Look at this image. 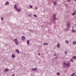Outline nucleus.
I'll list each match as a JSON object with an SVG mask.
<instances>
[{
	"label": "nucleus",
	"mask_w": 76,
	"mask_h": 76,
	"mask_svg": "<svg viewBox=\"0 0 76 76\" xmlns=\"http://www.w3.org/2000/svg\"><path fill=\"white\" fill-rule=\"evenodd\" d=\"M73 58H74V59H76V56H75L74 57H73Z\"/></svg>",
	"instance_id": "obj_26"
},
{
	"label": "nucleus",
	"mask_w": 76,
	"mask_h": 76,
	"mask_svg": "<svg viewBox=\"0 0 76 76\" xmlns=\"http://www.w3.org/2000/svg\"><path fill=\"white\" fill-rule=\"evenodd\" d=\"M14 41L15 44H16V45H18L19 42H18V41L17 39H15Z\"/></svg>",
	"instance_id": "obj_1"
},
{
	"label": "nucleus",
	"mask_w": 76,
	"mask_h": 76,
	"mask_svg": "<svg viewBox=\"0 0 76 76\" xmlns=\"http://www.w3.org/2000/svg\"><path fill=\"white\" fill-rule=\"evenodd\" d=\"M38 9V7H35V10H37V9Z\"/></svg>",
	"instance_id": "obj_28"
},
{
	"label": "nucleus",
	"mask_w": 76,
	"mask_h": 76,
	"mask_svg": "<svg viewBox=\"0 0 76 76\" xmlns=\"http://www.w3.org/2000/svg\"><path fill=\"white\" fill-rule=\"evenodd\" d=\"M28 16H29V17H30V16H31V15H28Z\"/></svg>",
	"instance_id": "obj_34"
},
{
	"label": "nucleus",
	"mask_w": 76,
	"mask_h": 76,
	"mask_svg": "<svg viewBox=\"0 0 76 76\" xmlns=\"http://www.w3.org/2000/svg\"><path fill=\"white\" fill-rule=\"evenodd\" d=\"M75 15V12H74V13L72 14V15H73V16H74V15Z\"/></svg>",
	"instance_id": "obj_24"
},
{
	"label": "nucleus",
	"mask_w": 76,
	"mask_h": 76,
	"mask_svg": "<svg viewBox=\"0 0 76 76\" xmlns=\"http://www.w3.org/2000/svg\"><path fill=\"white\" fill-rule=\"evenodd\" d=\"M15 76V74H13L12 76Z\"/></svg>",
	"instance_id": "obj_33"
},
{
	"label": "nucleus",
	"mask_w": 76,
	"mask_h": 76,
	"mask_svg": "<svg viewBox=\"0 0 76 76\" xmlns=\"http://www.w3.org/2000/svg\"><path fill=\"white\" fill-rule=\"evenodd\" d=\"M1 20H3V18H1Z\"/></svg>",
	"instance_id": "obj_32"
},
{
	"label": "nucleus",
	"mask_w": 76,
	"mask_h": 76,
	"mask_svg": "<svg viewBox=\"0 0 76 76\" xmlns=\"http://www.w3.org/2000/svg\"><path fill=\"white\" fill-rule=\"evenodd\" d=\"M47 43H46L45 44H43V45H47Z\"/></svg>",
	"instance_id": "obj_25"
},
{
	"label": "nucleus",
	"mask_w": 76,
	"mask_h": 76,
	"mask_svg": "<svg viewBox=\"0 0 76 76\" xmlns=\"http://www.w3.org/2000/svg\"><path fill=\"white\" fill-rule=\"evenodd\" d=\"M75 75V73H73L71 75V76H74V75Z\"/></svg>",
	"instance_id": "obj_15"
},
{
	"label": "nucleus",
	"mask_w": 76,
	"mask_h": 76,
	"mask_svg": "<svg viewBox=\"0 0 76 76\" xmlns=\"http://www.w3.org/2000/svg\"><path fill=\"white\" fill-rule=\"evenodd\" d=\"M70 22H68V23H70Z\"/></svg>",
	"instance_id": "obj_36"
},
{
	"label": "nucleus",
	"mask_w": 76,
	"mask_h": 76,
	"mask_svg": "<svg viewBox=\"0 0 76 76\" xmlns=\"http://www.w3.org/2000/svg\"><path fill=\"white\" fill-rule=\"evenodd\" d=\"M17 10L18 12H20V11L22 10V9H19V8H17Z\"/></svg>",
	"instance_id": "obj_3"
},
{
	"label": "nucleus",
	"mask_w": 76,
	"mask_h": 76,
	"mask_svg": "<svg viewBox=\"0 0 76 76\" xmlns=\"http://www.w3.org/2000/svg\"><path fill=\"white\" fill-rule=\"evenodd\" d=\"M30 30H31V29H30Z\"/></svg>",
	"instance_id": "obj_40"
},
{
	"label": "nucleus",
	"mask_w": 76,
	"mask_h": 76,
	"mask_svg": "<svg viewBox=\"0 0 76 76\" xmlns=\"http://www.w3.org/2000/svg\"><path fill=\"white\" fill-rule=\"evenodd\" d=\"M56 14H54L53 15V18H54V19H55V20H56V19H57V18H56Z\"/></svg>",
	"instance_id": "obj_5"
},
{
	"label": "nucleus",
	"mask_w": 76,
	"mask_h": 76,
	"mask_svg": "<svg viewBox=\"0 0 76 76\" xmlns=\"http://www.w3.org/2000/svg\"><path fill=\"white\" fill-rule=\"evenodd\" d=\"M38 55H39V56H40V54L39 53H38Z\"/></svg>",
	"instance_id": "obj_35"
},
{
	"label": "nucleus",
	"mask_w": 76,
	"mask_h": 76,
	"mask_svg": "<svg viewBox=\"0 0 76 76\" xmlns=\"http://www.w3.org/2000/svg\"><path fill=\"white\" fill-rule=\"evenodd\" d=\"M73 44H76V42L75 41V42H73Z\"/></svg>",
	"instance_id": "obj_14"
},
{
	"label": "nucleus",
	"mask_w": 76,
	"mask_h": 76,
	"mask_svg": "<svg viewBox=\"0 0 76 76\" xmlns=\"http://www.w3.org/2000/svg\"><path fill=\"white\" fill-rule=\"evenodd\" d=\"M32 70H34V71H36V70H37V68H33L32 69Z\"/></svg>",
	"instance_id": "obj_9"
},
{
	"label": "nucleus",
	"mask_w": 76,
	"mask_h": 76,
	"mask_svg": "<svg viewBox=\"0 0 76 76\" xmlns=\"http://www.w3.org/2000/svg\"><path fill=\"white\" fill-rule=\"evenodd\" d=\"M56 2H54L53 4V5H56Z\"/></svg>",
	"instance_id": "obj_21"
},
{
	"label": "nucleus",
	"mask_w": 76,
	"mask_h": 76,
	"mask_svg": "<svg viewBox=\"0 0 76 76\" xmlns=\"http://www.w3.org/2000/svg\"><path fill=\"white\" fill-rule=\"evenodd\" d=\"M60 72H58L57 73V75H60Z\"/></svg>",
	"instance_id": "obj_20"
},
{
	"label": "nucleus",
	"mask_w": 76,
	"mask_h": 76,
	"mask_svg": "<svg viewBox=\"0 0 76 76\" xmlns=\"http://www.w3.org/2000/svg\"><path fill=\"white\" fill-rule=\"evenodd\" d=\"M34 17L35 18H37V16L36 15H35V14L34 15Z\"/></svg>",
	"instance_id": "obj_19"
},
{
	"label": "nucleus",
	"mask_w": 76,
	"mask_h": 76,
	"mask_svg": "<svg viewBox=\"0 0 76 76\" xmlns=\"http://www.w3.org/2000/svg\"><path fill=\"white\" fill-rule=\"evenodd\" d=\"M75 76H76V75H75Z\"/></svg>",
	"instance_id": "obj_39"
},
{
	"label": "nucleus",
	"mask_w": 76,
	"mask_h": 76,
	"mask_svg": "<svg viewBox=\"0 0 76 76\" xmlns=\"http://www.w3.org/2000/svg\"><path fill=\"white\" fill-rule=\"evenodd\" d=\"M5 5H8L9 4V2H7L5 4Z\"/></svg>",
	"instance_id": "obj_13"
},
{
	"label": "nucleus",
	"mask_w": 76,
	"mask_h": 76,
	"mask_svg": "<svg viewBox=\"0 0 76 76\" xmlns=\"http://www.w3.org/2000/svg\"><path fill=\"white\" fill-rule=\"evenodd\" d=\"M70 25H71V24H67L66 28H67V29H70Z\"/></svg>",
	"instance_id": "obj_2"
},
{
	"label": "nucleus",
	"mask_w": 76,
	"mask_h": 76,
	"mask_svg": "<svg viewBox=\"0 0 76 76\" xmlns=\"http://www.w3.org/2000/svg\"><path fill=\"white\" fill-rule=\"evenodd\" d=\"M66 66L67 67H69V66H70V64H67L66 65Z\"/></svg>",
	"instance_id": "obj_10"
},
{
	"label": "nucleus",
	"mask_w": 76,
	"mask_h": 76,
	"mask_svg": "<svg viewBox=\"0 0 76 76\" xmlns=\"http://www.w3.org/2000/svg\"><path fill=\"white\" fill-rule=\"evenodd\" d=\"M25 37H24L23 36L22 37V40L23 41L24 40H25Z\"/></svg>",
	"instance_id": "obj_6"
},
{
	"label": "nucleus",
	"mask_w": 76,
	"mask_h": 76,
	"mask_svg": "<svg viewBox=\"0 0 76 76\" xmlns=\"http://www.w3.org/2000/svg\"><path fill=\"white\" fill-rule=\"evenodd\" d=\"M72 32H75V30H72Z\"/></svg>",
	"instance_id": "obj_27"
},
{
	"label": "nucleus",
	"mask_w": 76,
	"mask_h": 76,
	"mask_svg": "<svg viewBox=\"0 0 76 76\" xmlns=\"http://www.w3.org/2000/svg\"><path fill=\"white\" fill-rule=\"evenodd\" d=\"M54 56H56V54H54Z\"/></svg>",
	"instance_id": "obj_37"
},
{
	"label": "nucleus",
	"mask_w": 76,
	"mask_h": 76,
	"mask_svg": "<svg viewBox=\"0 0 76 76\" xmlns=\"http://www.w3.org/2000/svg\"><path fill=\"white\" fill-rule=\"evenodd\" d=\"M29 40H28L27 41V44L28 45L29 44Z\"/></svg>",
	"instance_id": "obj_17"
},
{
	"label": "nucleus",
	"mask_w": 76,
	"mask_h": 76,
	"mask_svg": "<svg viewBox=\"0 0 76 76\" xmlns=\"http://www.w3.org/2000/svg\"><path fill=\"white\" fill-rule=\"evenodd\" d=\"M30 8H31V9H32V6H31V5H30Z\"/></svg>",
	"instance_id": "obj_18"
},
{
	"label": "nucleus",
	"mask_w": 76,
	"mask_h": 76,
	"mask_svg": "<svg viewBox=\"0 0 76 76\" xmlns=\"http://www.w3.org/2000/svg\"><path fill=\"white\" fill-rule=\"evenodd\" d=\"M68 1H70V0H66Z\"/></svg>",
	"instance_id": "obj_30"
},
{
	"label": "nucleus",
	"mask_w": 76,
	"mask_h": 76,
	"mask_svg": "<svg viewBox=\"0 0 76 76\" xmlns=\"http://www.w3.org/2000/svg\"><path fill=\"white\" fill-rule=\"evenodd\" d=\"M75 25H76V24H75Z\"/></svg>",
	"instance_id": "obj_41"
},
{
	"label": "nucleus",
	"mask_w": 76,
	"mask_h": 76,
	"mask_svg": "<svg viewBox=\"0 0 76 76\" xmlns=\"http://www.w3.org/2000/svg\"><path fill=\"white\" fill-rule=\"evenodd\" d=\"M14 9H17V7H16V5H15L14 6Z\"/></svg>",
	"instance_id": "obj_11"
},
{
	"label": "nucleus",
	"mask_w": 76,
	"mask_h": 76,
	"mask_svg": "<svg viewBox=\"0 0 76 76\" xmlns=\"http://www.w3.org/2000/svg\"><path fill=\"white\" fill-rule=\"evenodd\" d=\"M65 54H67V51H65Z\"/></svg>",
	"instance_id": "obj_23"
},
{
	"label": "nucleus",
	"mask_w": 76,
	"mask_h": 76,
	"mask_svg": "<svg viewBox=\"0 0 76 76\" xmlns=\"http://www.w3.org/2000/svg\"><path fill=\"white\" fill-rule=\"evenodd\" d=\"M71 61L72 63H73V59H71Z\"/></svg>",
	"instance_id": "obj_22"
},
{
	"label": "nucleus",
	"mask_w": 76,
	"mask_h": 76,
	"mask_svg": "<svg viewBox=\"0 0 76 76\" xmlns=\"http://www.w3.org/2000/svg\"><path fill=\"white\" fill-rule=\"evenodd\" d=\"M12 58H15V55L14 54H12Z\"/></svg>",
	"instance_id": "obj_7"
},
{
	"label": "nucleus",
	"mask_w": 76,
	"mask_h": 76,
	"mask_svg": "<svg viewBox=\"0 0 76 76\" xmlns=\"http://www.w3.org/2000/svg\"><path fill=\"white\" fill-rule=\"evenodd\" d=\"M16 51L18 53H20V52H19V50H16Z\"/></svg>",
	"instance_id": "obj_8"
},
{
	"label": "nucleus",
	"mask_w": 76,
	"mask_h": 76,
	"mask_svg": "<svg viewBox=\"0 0 76 76\" xmlns=\"http://www.w3.org/2000/svg\"><path fill=\"white\" fill-rule=\"evenodd\" d=\"M65 31H68V30L67 29H65Z\"/></svg>",
	"instance_id": "obj_29"
},
{
	"label": "nucleus",
	"mask_w": 76,
	"mask_h": 76,
	"mask_svg": "<svg viewBox=\"0 0 76 76\" xmlns=\"http://www.w3.org/2000/svg\"><path fill=\"white\" fill-rule=\"evenodd\" d=\"M64 66H65V63L64 62Z\"/></svg>",
	"instance_id": "obj_31"
},
{
	"label": "nucleus",
	"mask_w": 76,
	"mask_h": 76,
	"mask_svg": "<svg viewBox=\"0 0 76 76\" xmlns=\"http://www.w3.org/2000/svg\"><path fill=\"white\" fill-rule=\"evenodd\" d=\"M57 47H58V48H59V47H60V45L59 44H58L57 45Z\"/></svg>",
	"instance_id": "obj_12"
},
{
	"label": "nucleus",
	"mask_w": 76,
	"mask_h": 76,
	"mask_svg": "<svg viewBox=\"0 0 76 76\" xmlns=\"http://www.w3.org/2000/svg\"><path fill=\"white\" fill-rule=\"evenodd\" d=\"M75 1H76V0H74Z\"/></svg>",
	"instance_id": "obj_38"
},
{
	"label": "nucleus",
	"mask_w": 76,
	"mask_h": 76,
	"mask_svg": "<svg viewBox=\"0 0 76 76\" xmlns=\"http://www.w3.org/2000/svg\"><path fill=\"white\" fill-rule=\"evenodd\" d=\"M66 42L67 44H68L69 43V41L68 40H66Z\"/></svg>",
	"instance_id": "obj_16"
},
{
	"label": "nucleus",
	"mask_w": 76,
	"mask_h": 76,
	"mask_svg": "<svg viewBox=\"0 0 76 76\" xmlns=\"http://www.w3.org/2000/svg\"><path fill=\"white\" fill-rule=\"evenodd\" d=\"M8 71H9V69L7 68L6 69L4 70L5 72H7Z\"/></svg>",
	"instance_id": "obj_4"
}]
</instances>
